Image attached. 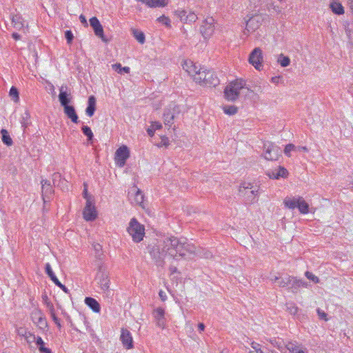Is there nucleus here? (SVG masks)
<instances>
[{
	"label": "nucleus",
	"mask_w": 353,
	"mask_h": 353,
	"mask_svg": "<svg viewBox=\"0 0 353 353\" xmlns=\"http://www.w3.org/2000/svg\"><path fill=\"white\" fill-rule=\"evenodd\" d=\"M134 201L138 204H141L143 201V194L139 190H137L135 193Z\"/></svg>",
	"instance_id": "50"
},
{
	"label": "nucleus",
	"mask_w": 353,
	"mask_h": 353,
	"mask_svg": "<svg viewBox=\"0 0 353 353\" xmlns=\"http://www.w3.org/2000/svg\"><path fill=\"white\" fill-rule=\"evenodd\" d=\"M85 303L94 312H99L101 310L100 304L95 299L92 297H85Z\"/></svg>",
	"instance_id": "25"
},
{
	"label": "nucleus",
	"mask_w": 353,
	"mask_h": 353,
	"mask_svg": "<svg viewBox=\"0 0 353 353\" xmlns=\"http://www.w3.org/2000/svg\"><path fill=\"white\" fill-rule=\"evenodd\" d=\"M296 149L298 152H308V149L305 146L296 147Z\"/></svg>",
	"instance_id": "61"
},
{
	"label": "nucleus",
	"mask_w": 353,
	"mask_h": 353,
	"mask_svg": "<svg viewBox=\"0 0 353 353\" xmlns=\"http://www.w3.org/2000/svg\"><path fill=\"white\" fill-rule=\"evenodd\" d=\"M299 201V197L287 196L285 198V199L283 201V203H284V205L285 208L290 209V210H294L295 208H297Z\"/></svg>",
	"instance_id": "24"
},
{
	"label": "nucleus",
	"mask_w": 353,
	"mask_h": 353,
	"mask_svg": "<svg viewBox=\"0 0 353 353\" xmlns=\"http://www.w3.org/2000/svg\"><path fill=\"white\" fill-rule=\"evenodd\" d=\"M249 62L255 69L260 71L263 69V54L260 48H255L249 56Z\"/></svg>",
	"instance_id": "7"
},
{
	"label": "nucleus",
	"mask_w": 353,
	"mask_h": 353,
	"mask_svg": "<svg viewBox=\"0 0 353 353\" xmlns=\"http://www.w3.org/2000/svg\"><path fill=\"white\" fill-rule=\"evenodd\" d=\"M30 112L28 110H26L23 114L21 115V126L24 128V130L28 128L31 122L30 121Z\"/></svg>",
	"instance_id": "34"
},
{
	"label": "nucleus",
	"mask_w": 353,
	"mask_h": 353,
	"mask_svg": "<svg viewBox=\"0 0 353 353\" xmlns=\"http://www.w3.org/2000/svg\"><path fill=\"white\" fill-rule=\"evenodd\" d=\"M257 17H252L247 21V27L252 30H255L259 27V20L256 19Z\"/></svg>",
	"instance_id": "45"
},
{
	"label": "nucleus",
	"mask_w": 353,
	"mask_h": 353,
	"mask_svg": "<svg viewBox=\"0 0 353 353\" xmlns=\"http://www.w3.org/2000/svg\"><path fill=\"white\" fill-rule=\"evenodd\" d=\"M41 183L42 189V199L43 202H49L54 193L52 186L50 184V182L46 179H42Z\"/></svg>",
	"instance_id": "15"
},
{
	"label": "nucleus",
	"mask_w": 353,
	"mask_h": 353,
	"mask_svg": "<svg viewBox=\"0 0 353 353\" xmlns=\"http://www.w3.org/2000/svg\"><path fill=\"white\" fill-rule=\"evenodd\" d=\"M1 140H2L3 143L8 146L12 145L13 143V141H12V139L10 137L8 132L6 129H2L1 130Z\"/></svg>",
	"instance_id": "30"
},
{
	"label": "nucleus",
	"mask_w": 353,
	"mask_h": 353,
	"mask_svg": "<svg viewBox=\"0 0 353 353\" xmlns=\"http://www.w3.org/2000/svg\"><path fill=\"white\" fill-rule=\"evenodd\" d=\"M277 61L282 67H287L290 63V58L283 54H279Z\"/></svg>",
	"instance_id": "41"
},
{
	"label": "nucleus",
	"mask_w": 353,
	"mask_h": 353,
	"mask_svg": "<svg viewBox=\"0 0 353 353\" xmlns=\"http://www.w3.org/2000/svg\"><path fill=\"white\" fill-rule=\"evenodd\" d=\"M94 281L100 289L99 292L108 295L110 292V284L109 272L107 267L102 263L98 265V270L94 278Z\"/></svg>",
	"instance_id": "3"
},
{
	"label": "nucleus",
	"mask_w": 353,
	"mask_h": 353,
	"mask_svg": "<svg viewBox=\"0 0 353 353\" xmlns=\"http://www.w3.org/2000/svg\"><path fill=\"white\" fill-rule=\"evenodd\" d=\"M316 312H317V314H318V315H319V318L321 319H323L325 321H327V319L326 318L327 317V314L324 311H323L321 309L318 308L316 310Z\"/></svg>",
	"instance_id": "55"
},
{
	"label": "nucleus",
	"mask_w": 353,
	"mask_h": 353,
	"mask_svg": "<svg viewBox=\"0 0 353 353\" xmlns=\"http://www.w3.org/2000/svg\"><path fill=\"white\" fill-rule=\"evenodd\" d=\"M291 276H288L285 278L281 277V279L279 281L278 285L281 288H285L290 286V284Z\"/></svg>",
	"instance_id": "48"
},
{
	"label": "nucleus",
	"mask_w": 353,
	"mask_h": 353,
	"mask_svg": "<svg viewBox=\"0 0 353 353\" xmlns=\"http://www.w3.org/2000/svg\"><path fill=\"white\" fill-rule=\"evenodd\" d=\"M56 186L59 187L62 190H68V185L67 183L65 185L64 183H61L59 182Z\"/></svg>",
	"instance_id": "60"
},
{
	"label": "nucleus",
	"mask_w": 353,
	"mask_h": 353,
	"mask_svg": "<svg viewBox=\"0 0 353 353\" xmlns=\"http://www.w3.org/2000/svg\"><path fill=\"white\" fill-rule=\"evenodd\" d=\"M83 197L86 199V201H88V199H92V196H89L88 194V190L86 188H84L83 190Z\"/></svg>",
	"instance_id": "58"
},
{
	"label": "nucleus",
	"mask_w": 353,
	"mask_h": 353,
	"mask_svg": "<svg viewBox=\"0 0 353 353\" xmlns=\"http://www.w3.org/2000/svg\"><path fill=\"white\" fill-rule=\"evenodd\" d=\"M183 68L188 72L189 74L196 77L199 72H200L203 68L200 65H197L196 63L191 61H185L183 65Z\"/></svg>",
	"instance_id": "18"
},
{
	"label": "nucleus",
	"mask_w": 353,
	"mask_h": 353,
	"mask_svg": "<svg viewBox=\"0 0 353 353\" xmlns=\"http://www.w3.org/2000/svg\"><path fill=\"white\" fill-rule=\"evenodd\" d=\"M174 14L180 19V21L185 23H192L195 22L198 17L197 15L192 12L187 14V11L184 10H178L174 11Z\"/></svg>",
	"instance_id": "11"
},
{
	"label": "nucleus",
	"mask_w": 353,
	"mask_h": 353,
	"mask_svg": "<svg viewBox=\"0 0 353 353\" xmlns=\"http://www.w3.org/2000/svg\"><path fill=\"white\" fill-rule=\"evenodd\" d=\"M151 127L153 128L154 130H157L160 129L162 127V125L159 122H154L152 123Z\"/></svg>",
	"instance_id": "59"
},
{
	"label": "nucleus",
	"mask_w": 353,
	"mask_h": 353,
	"mask_svg": "<svg viewBox=\"0 0 353 353\" xmlns=\"http://www.w3.org/2000/svg\"><path fill=\"white\" fill-rule=\"evenodd\" d=\"M259 187L250 183H243L240 185L239 192L243 197L245 204H252L258 201Z\"/></svg>",
	"instance_id": "2"
},
{
	"label": "nucleus",
	"mask_w": 353,
	"mask_h": 353,
	"mask_svg": "<svg viewBox=\"0 0 353 353\" xmlns=\"http://www.w3.org/2000/svg\"><path fill=\"white\" fill-rule=\"evenodd\" d=\"M194 80L196 83L208 87H215L219 83V79L214 72L206 69L199 72L198 76L194 77Z\"/></svg>",
	"instance_id": "4"
},
{
	"label": "nucleus",
	"mask_w": 353,
	"mask_h": 353,
	"mask_svg": "<svg viewBox=\"0 0 353 353\" xmlns=\"http://www.w3.org/2000/svg\"><path fill=\"white\" fill-rule=\"evenodd\" d=\"M52 182L54 186H56L59 182L64 183L65 185L68 183L65 179L61 178V175L59 172H55L52 174Z\"/></svg>",
	"instance_id": "44"
},
{
	"label": "nucleus",
	"mask_w": 353,
	"mask_h": 353,
	"mask_svg": "<svg viewBox=\"0 0 353 353\" xmlns=\"http://www.w3.org/2000/svg\"><path fill=\"white\" fill-rule=\"evenodd\" d=\"M292 150H296V146L294 144L289 143L285 145L284 153L286 156L290 157V152Z\"/></svg>",
	"instance_id": "51"
},
{
	"label": "nucleus",
	"mask_w": 353,
	"mask_h": 353,
	"mask_svg": "<svg viewBox=\"0 0 353 353\" xmlns=\"http://www.w3.org/2000/svg\"><path fill=\"white\" fill-rule=\"evenodd\" d=\"M297 208L301 214H307L309 212V205L301 196H299Z\"/></svg>",
	"instance_id": "29"
},
{
	"label": "nucleus",
	"mask_w": 353,
	"mask_h": 353,
	"mask_svg": "<svg viewBox=\"0 0 353 353\" xmlns=\"http://www.w3.org/2000/svg\"><path fill=\"white\" fill-rule=\"evenodd\" d=\"M286 310L292 315L297 314L299 309L294 303H286Z\"/></svg>",
	"instance_id": "42"
},
{
	"label": "nucleus",
	"mask_w": 353,
	"mask_h": 353,
	"mask_svg": "<svg viewBox=\"0 0 353 353\" xmlns=\"http://www.w3.org/2000/svg\"><path fill=\"white\" fill-rule=\"evenodd\" d=\"M239 94L240 93L231 87L230 84L224 90V97L228 101H236L239 98Z\"/></svg>",
	"instance_id": "21"
},
{
	"label": "nucleus",
	"mask_w": 353,
	"mask_h": 353,
	"mask_svg": "<svg viewBox=\"0 0 353 353\" xmlns=\"http://www.w3.org/2000/svg\"><path fill=\"white\" fill-rule=\"evenodd\" d=\"M65 38L68 43H71L73 41L74 36L71 30H66L65 32Z\"/></svg>",
	"instance_id": "52"
},
{
	"label": "nucleus",
	"mask_w": 353,
	"mask_h": 353,
	"mask_svg": "<svg viewBox=\"0 0 353 353\" xmlns=\"http://www.w3.org/2000/svg\"><path fill=\"white\" fill-rule=\"evenodd\" d=\"M48 307H49L50 316L53 320V321L55 323V324L57 325V327L60 329L61 327V325L60 323V321L59 318L56 316L54 312V307L52 303H48Z\"/></svg>",
	"instance_id": "38"
},
{
	"label": "nucleus",
	"mask_w": 353,
	"mask_h": 353,
	"mask_svg": "<svg viewBox=\"0 0 353 353\" xmlns=\"http://www.w3.org/2000/svg\"><path fill=\"white\" fill-rule=\"evenodd\" d=\"M230 86L240 93V90L243 88L245 85V81L242 79H236L230 83Z\"/></svg>",
	"instance_id": "35"
},
{
	"label": "nucleus",
	"mask_w": 353,
	"mask_h": 353,
	"mask_svg": "<svg viewBox=\"0 0 353 353\" xmlns=\"http://www.w3.org/2000/svg\"><path fill=\"white\" fill-rule=\"evenodd\" d=\"M180 112L179 108L174 105L172 108H170L165 110L163 113L164 123L166 125L171 126L173 123V121Z\"/></svg>",
	"instance_id": "13"
},
{
	"label": "nucleus",
	"mask_w": 353,
	"mask_h": 353,
	"mask_svg": "<svg viewBox=\"0 0 353 353\" xmlns=\"http://www.w3.org/2000/svg\"><path fill=\"white\" fill-rule=\"evenodd\" d=\"M205 327V326L203 323H199L198 324V330L200 332L204 331Z\"/></svg>",
	"instance_id": "63"
},
{
	"label": "nucleus",
	"mask_w": 353,
	"mask_h": 353,
	"mask_svg": "<svg viewBox=\"0 0 353 353\" xmlns=\"http://www.w3.org/2000/svg\"><path fill=\"white\" fill-rule=\"evenodd\" d=\"M153 316L156 321L157 325L161 328H164L165 325V310L162 307L154 309L152 312Z\"/></svg>",
	"instance_id": "17"
},
{
	"label": "nucleus",
	"mask_w": 353,
	"mask_h": 353,
	"mask_svg": "<svg viewBox=\"0 0 353 353\" xmlns=\"http://www.w3.org/2000/svg\"><path fill=\"white\" fill-rule=\"evenodd\" d=\"M63 111L68 118L73 123H78L79 122L78 115L73 105L63 107Z\"/></svg>",
	"instance_id": "22"
},
{
	"label": "nucleus",
	"mask_w": 353,
	"mask_h": 353,
	"mask_svg": "<svg viewBox=\"0 0 353 353\" xmlns=\"http://www.w3.org/2000/svg\"><path fill=\"white\" fill-rule=\"evenodd\" d=\"M187 253L198 254L196 247L187 242L185 238L178 239L174 236L165 238L154 245L150 250V254L158 266H163L165 257L167 254L172 258L178 255L183 257Z\"/></svg>",
	"instance_id": "1"
},
{
	"label": "nucleus",
	"mask_w": 353,
	"mask_h": 353,
	"mask_svg": "<svg viewBox=\"0 0 353 353\" xmlns=\"http://www.w3.org/2000/svg\"><path fill=\"white\" fill-rule=\"evenodd\" d=\"M263 148L265 150L264 157L267 160L276 161L281 155V148L273 143H265Z\"/></svg>",
	"instance_id": "6"
},
{
	"label": "nucleus",
	"mask_w": 353,
	"mask_h": 353,
	"mask_svg": "<svg viewBox=\"0 0 353 353\" xmlns=\"http://www.w3.org/2000/svg\"><path fill=\"white\" fill-rule=\"evenodd\" d=\"M132 34L133 37L139 42L141 44H143L145 41V37L144 33L137 29H132Z\"/></svg>",
	"instance_id": "31"
},
{
	"label": "nucleus",
	"mask_w": 353,
	"mask_h": 353,
	"mask_svg": "<svg viewBox=\"0 0 353 353\" xmlns=\"http://www.w3.org/2000/svg\"><path fill=\"white\" fill-rule=\"evenodd\" d=\"M90 23L95 35L101 38L103 41L108 42V39H107L104 36L103 28L99 19L96 17H93L90 19Z\"/></svg>",
	"instance_id": "14"
},
{
	"label": "nucleus",
	"mask_w": 353,
	"mask_h": 353,
	"mask_svg": "<svg viewBox=\"0 0 353 353\" xmlns=\"http://www.w3.org/2000/svg\"><path fill=\"white\" fill-rule=\"evenodd\" d=\"M214 19L211 18L206 19L203 21V24L200 28V32L205 38L210 37L214 32Z\"/></svg>",
	"instance_id": "16"
},
{
	"label": "nucleus",
	"mask_w": 353,
	"mask_h": 353,
	"mask_svg": "<svg viewBox=\"0 0 353 353\" xmlns=\"http://www.w3.org/2000/svg\"><path fill=\"white\" fill-rule=\"evenodd\" d=\"M81 130L83 134L87 137L88 141L89 142H92L94 138V135L90 128L87 125H83Z\"/></svg>",
	"instance_id": "40"
},
{
	"label": "nucleus",
	"mask_w": 353,
	"mask_h": 353,
	"mask_svg": "<svg viewBox=\"0 0 353 353\" xmlns=\"http://www.w3.org/2000/svg\"><path fill=\"white\" fill-rule=\"evenodd\" d=\"M168 3V0H150V8L164 7Z\"/></svg>",
	"instance_id": "43"
},
{
	"label": "nucleus",
	"mask_w": 353,
	"mask_h": 353,
	"mask_svg": "<svg viewBox=\"0 0 353 353\" xmlns=\"http://www.w3.org/2000/svg\"><path fill=\"white\" fill-rule=\"evenodd\" d=\"M127 230L134 242L139 243L143 240L145 235V228L143 225L138 222L137 219L132 218L130 220Z\"/></svg>",
	"instance_id": "5"
},
{
	"label": "nucleus",
	"mask_w": 353,
	"mask_h": 353,
	"mask_svg": "<svg viewBox=\"0 0 353 353\" xmlns=\"http://www.w3.org/2000/svg\"><path fill=\"white\" fill-rule=\"evenodd\" d=\"M288 174V170L283 168L280 166L279 168V170L276 171V172H272V174H269V176L270 178L272 179H279V177H286Z\"/></svg>",
	"instance_id": "28"
},
{
	"label": "nucleus",
	"mask_w": 353,
	"mask_h": 353,
	"mask_svg": "<svg viewBox=\"0 0 353 353\" xmlns=\"http://www.w3.org/2000/svg\"><path fill=\"white\" fill-rule=\"evenodd\" d=\"M59 100L63 107L70 105L72 97L70 93L67 92V87L61 86L59 89Z\"/></svg>",
	"instance_id": "19"
},
{
	"label": "nucleus",
	"mask_w": 353,
	"mask_h": 353,
	"mask_svg": "<svg viewBox=\"0 0 353 353\" xmlns=\"http://www.w3.org/2000/svg\"><path fill=\"white\" fill-rule=\"evenodd\" d=\"M112 67L113 70L119 74L129 73L130 70L129 67H122L121 64L119 63L113 64Z\"/></svg>",
	"instance_id": "39"
},
{
	"label": "nucleus",
	"mask_w": 353,
	"mask_h": 353,
	"mask_svg": "<svg viewBox=\"0 0 353 353\" xmlns=\"http://www.w3.org/2000/svg\"><path fill=\"white\" fill-rule=\"evenodd\" d=\"M280 78L281 77L279 76L273 77L271 79V82L273 83L278 84L279 83Z\"/></svg>",
	"instance_id": "62"
},
{
	"label": "nucleus",
	"mask_w": 353,
	"mask_h": 353,
	"mask_svg": "<svg viewBox=\"0 0 353 353\" xmlns=\"http://www.w3.org/2000/svg\"><path fill=\"white\" fill-rule=\"evenodd\" d=\"M290 284L288 286V290H290L292 293H297L299 289L301 287L306 288L307 286V283L303 280L297 279L296 277L291 276Z\"/></svg>",
	"instance_id": "20"
},
{
	"label": "nucleus",
	"mask_w": 353,
	"mask_h": 353,
	"mask_svg": "<svg viewBox=\"0 0 353 353\" xmlns=\"http://www.w3.org/2000/svg\"><path fill=\"white\" fill-rule=\"evenodd\" d=\"M32 321L37 324L41 330H45L48 327V323L46 317L41 310L37 308L34 309L30 315Z\"/></svg>",
	"instance_id": "8"
},
{
	"label": "nucleus",
	"mask_w": 353,
	"mask_h": 353,
	"mask_svg": "<svg viewBox=\"0 0 353 353\" xmlns=\"http://www.w3.org/2000/svg\"><path fill=\"white\" fill-rule=\"evenodd\" d=\"M32 342H35L37 347L41 353H52V350L50 348L45 347V343L40 336H36V339L34 341H31Z\"/></svg>",
	"instance_id": "26"
},
{
	"label": "nucleus",
	"mask_w": 353,
	"mask_h": 353,
	"mask_svg": "<svg viewBox=\"0 0 353 353\" xmlns=\"http://www.w3.org/2000/svg\"><path fill=\"white\" fill-rule=\"evenodd\" d=\"M223 110L226 114L234 115L237 112L238 108L235 105H225Z\"/></svg>",
	"instance_id": "46"
},
{
	"label": "nucleus",
	"mask_w": 353,
	"mask_h": 353,
	"mask_svg": "<svg viewBox=\"0 0 353 353\" xmlns=\"http://www.w3.org/2000/svg\"><path fill=\"white\" fill-rule=\"evenodd\" d=\"M154 130H155L153 128H152V127L149 128L147 130L148 135L150 137H152L154 134Z\"/></svg>",
	"instance_id": "64"
},
{
	"label": "nucleus",
	"mask_w": 353,
	"mask_h": 353,
	"mask_svg": "<svg viewBox=\"0 0 353 353\" xmlns=\"http://www.w3.org/2000/svg\"><path fill=\"white\" fill-rule=\"evenodd\" d=\"M196 250H197V252H198V254H195L196 255H200L201 256H203L204 258H206V259H210L212 256V254L209 252V251H205L203 254L201 253V249H198L196 248Z\"/></svg>",
	"instance_id": "53"
},
{
	"label": "nucleus",
	"mask_w": 353,
	"mask_h": 353,
	"mask_svg": "<svg viewBox=\"0 0 353 353\" xmlns=\"http://www.w3.org/2000/svg\"><path fill=\"white\" fill-rule=\"evenodd\" d=\"M83 214L84 219L88 221H92L96 219L97 213L92 199H88Z\"/></svg>",
	"instance_id": "9"
},
{
	"label": "nucleus",
	"mask_w": 353,
	"mask_h": 353,
	"mask_svg": "<svg viewBox=\"0 0 353 353\" xmlns=\"http://www.w3.org/2000/svg\"><path fill=\"white\" fill-rule=\"evenodd\" d=\"M96 110V99L93 95L88 97V106L85 109L86 114L91 117L94 115Z\"/></svg>",
	"instance_id": "23"
},
{
	"label": "nucleus",
	"mask_w": 353,
	"mask_h": 353,
	"mask_svg": "<svg viewBox=\"0 0 353 353\" xmlns=\"http://www.w3.org/2000/svg\"><path fill=\"white\" fill-rule=\"evenodd\" d=\"M120 340L122 343L123 346L125 349L130 350L134 347V341L132 336L128 330L125 328H121Z\"/></svg>",
	"instance_id": "12"
},
{
	"label": "nucleus",
	"mask_w": 353,
	"mask_h": 353,
	"mask_svg": "<svg viewBox=\"0 0 353 353\" xmlns=\"http://www.w3.org/2000/svg\"><path fill=\"white\" fill-rule=\"evenodd\" d=\"M19 93L18 89L14 86H12L10 90V92H9V95L10 96V97H12V100L14 102H17L19 101Z\"/></svg>",
	"instance_id": "47"
},
{
	"label": "nucleus",
	"mask_w": 353,
	"mask_h": 353,
	"mask_svg": "<svg viewBox=\"0 0 353 353\" xmlns=\"http://www.w3.org/2000/svg\"><path fill=\"white\" fill-rule=\"evenodd\" d=\"M79 20L81 21V23L85 27H88V23H87V20L85 17L84 15L83 14H81L80 17H79Z\"/></svg>",
	"instance_id": "56"
},
{
	"label": "nucleus",
	"mask_w": 353,
	"mask_h": 353,
	"mask_svg": "<svg viewBox=\"0 0 353 353\" xmlns=\"http://www.w3.org/2000/svg\"><path fill=\"white\" fill-rule=\"evenodd\" d=\"M45 272L55 285L60 284V281L53 272L51 265L48 263H47L45 265Z\"/></svg>",
	"instance_id": "27"
},
{
	"label": "nucleus",
	"mask_w": 353,
	"mask_h": 353,
	"mask_svg": "<svg viewBox=\"0 0 353 353\" xmlns=\"http://www.w3.org/2000/svg\"><path fill=\"white\" fill-rule=\"evenodd\" d=\"M158 21L167 26H170V20L168 17L161 16L159 18H158Z\"/></svg>",
	"instance_id": "54"
},
{
	"label": "nucleus",
	"mask_w": 353,
	"mask_h": 353,
	"mask_svg": "<svg viewBox=\"0 0 353 353\" xmlns=\"http://www.w3.org/2000/svg\"><path fill=\"white\" fill-rule=\"evenodd\" d=\"M129 157L130 151L126 145L119 147L116 151L115 160L120 167H123L125 165V161Z\"/></svg>",
	"instance_id": "10"
},
{
	"label": "nucleus",
	"mask_w": 353,
	"mask_h": 353,
	"mask_svg": "<svg viewBox=\"0 0 353 353\" xmlns=\"http://www.w3.org/2000/svg\"><path fill=\"white\" fill-rule=\"evenodd\" d=\"M159 295L161 301H165L167 299V296L163 290H160L159 292Z\"/></svg>",
	"instance_id": "57"
},
{
	"label": "nucleus",
	"mask_w": 353,
	"mask_h": 353,
	"mask_svg": "<svg viewBox=\"0 0 353 353\" xmlns=\"http://www.w3.org/2000/svg\"><path fill=\"white\" fill-rule=\"evenodd\" d=\"M17 332H18V334L20 335V336H24L25 339H26V341L29 343H31V341L30 340H28V337L29 336H32V339L33 341H34L36 339V336L34 334H33L32 333H31L30 332H28L26 331V330H24L23 328L22 327H20L19 329L17 330Z\"/></svg>",
	"instance_id": "37"
},
{
	"label": "nucleus",
	"mask_w": 353,
	"mask_h": 353,
	"mask_svg": "<svg viewBox=\"0 0 353 353\" xmlns=\"http://www.w3.org/2000/svg\"><path fill=\"white\" fill-rule=\"evenodd\" d=\"M330 8L332 11L336 14H343L344 13V8L340 3L334 1L330 3Z\"/></svg>",
	"instance_id": "32"
},
{
	"label": "nucleus",
	"mask_w": 353,
	"mask_h": 353,
	"mask_svg": "<svg viewBox=\"0 0 353 353\" xmlns=\"http://www.w3.org/2000/svg\"><path fill=\"white\" fill-rule=\"evenodd\" d=\"M12 22L14 27L18 30H20L23 27V19L19 14L14 15L12 18Z\"/></svg>",
	"instance_id": "33"
},
{
	"label": "nucleus",
	"mask_w": 353,
	"mask_h": 353,
	"mask_svg": "<svg viewBox=\"0 0 353 353\" xmlns=\"http://www.w3.org/2000/svg\"><path fill=\"white\" fill-rule=\"evenodd\" d=\"M305 276L310 281H313L314 283H319V279L313 274L312 272L309 271H306L305 273Z\"/></svg>",
	"instance_id": "49"
},
{
	"label": "nucleus",
	"mask_w": 353,
	"mask_h": 353,
	"mask_svg": "<svg viewBox=\"0 0 353 353\" xmlns=\"http://www.w3.org/2000/svg\"><path fill=\"white\" fill-rule=\"evenodd\" d=\"M230 86L240 93V90L243 88L245 85V81L242 79H236L230 83Z\"/></svg>",
	"instance_id": "36"
}]
</instances>
